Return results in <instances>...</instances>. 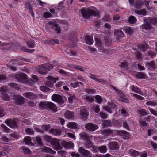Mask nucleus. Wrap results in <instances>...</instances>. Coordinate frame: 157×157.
<instances>
[{"label":"nucleus","mask_w":157,"mask_h":157,"mask_svg":"<svg viewBox=\"0 0 157 157\" xmlns=\"http://www.w3.org/2000/svg\"><path fill=\"white\" fill-rule=\"evenodd\" d=\"M83 17L86 19L90 18V16H94L100 17L99 11L94 7L89 9L82 8L80 10Z\"/></svg>","instance_id":"nucleus-1"},{"label":"nucleus","mask_w":157,"mask_h":157,"mask_svg":"<svg viewBox=\"0 0 157 157\" xmlns=\"http://www.w3.org/2000/svg\"><path fill=\"white\" fill-rule=\"evenodd\" d=\"M40 108L41 109H50L54 112H56L57 110L55 105L51 102H41L39 104Z\"/></svg>","instance_id":"nucleus-2"},{"label":"nucleus","mask_w":157,"mask_h":157,"mask_svg":"<svg viewBox=\"0 0 157 157\" xmlns=\"http://www.w3.org/2000/svg\"><path fill=\"white\" fill-rule=\"evenodd\" d=\"M144 24L142 25L141 26V28L145 30H148L151 29V23L155 24L156 23L157 21L156 19H151L150 17L148 18H144Z\"/></svg>","instance_id":"nucleus-3"},{"label":"nucleus","mask_w":157,"mask_h":157,"mask_svg":"<svg viewBox=\"0 0 157 157\" xmlns=\"http://www.w3.org/2000/svg\"><path fill=\"white\" fill-rule=\"evenodd\" d=\"M16 78L18 80L22 83L26 84H29V82H30L33 84V81L31 79H27V75L26 74L23 73L18 74L16 75Z\"/></svg>","instance_id":"nucleus-4"},{"label":"nucleus","mask_w":157,"mask_h":157,"mask_svg":"<svg viewBox=\"0 0 157 157\" xmlns=\"http://www.w3.org/2000/svg\"><path fill=\"white\" fill-rule=\"evenodd\" d=\"M54 66L49 63L42 65L39 69L38 72L41 74H44L47 73L50 69L52 68Z\"/></svg>","instance_id":"nucleus-5"},{"label":"nucleus","mask_w":157,"mask_h":157,"mask_svg":"<svg viewBox=\"0 0 157 157\" xmlns=\"http://www.w3.org/2000/svg\"><path fill=\"white\" fill-rule=\"evenodd\" d=\"M47 78L48 81L45 82L46 86L49 87H52L53 83H56L58 80V78H54L51 76H49L47 77Z\"/></svg>","instance_id":"nucleus-6"},{"label":"nucleus","mask_w":157,"mask_h":157,"mask_svg":"<svg viewBox=\"0 0 157 157\" xmlns=\"http://www.w3.org/2000/svg\"><path fill=\"white\" fill-rule=\"evenodd\" d=\"M79 135L80 136V138L81 139L86 141L87 143L88 144H84L85 147L87 148H89L91 144L90 143L89 137L87 134L84 132H82L80 133Z\"/></svg>","instance_id":"nucleus-7"},{"label":"nucleus","mask_w":157,"mask_h":157,"mask_svg":"<svg viewBox=\"0 0 157 157\" xmlns=\"http://www.w3.org/2000/svg\"><path fill=\"white\" fill-rule=\"evenodd\" d=\"M52 99L53 101L58 102L60 106H62V105L64 103L61 96L57 94H54L52 96Z\"/></svg>","instance_id":"nucleus-8"},{"label":"nucleus","mask_w":157,"mask_h":157,"mask_svg":"<svg viewBox=\"0 0 157 157\" xmlns=\"http://www.w3.org/2000/svg\"><path fill=\"white\" fill-rule=\"evenodd\" d=\"M78 152L85 157H92V154L89 151L86 150L83 147H80Z\"/></svg>","instance_id":"nucleus-9"},{"label":"nucleus","mask_w":157,"mask_h":157,"mask_svg":"<svg viewBox=\"0 0 157 157\" xmlns=\"http://www.w3.org/2000/svg\"><path fill=\"white\" fill-rule=\"evenodd\" d=\"M87 130L91 132H93L96 130L98 128V126L93 123H87L85 126Z\"/></svg>","instance_id":"nucleus-10"},{"label":"nucleus","mask_w":157,"mask_h":157,"mask_svg":"<svg viewBox=\"0 0 157 157\" xmlns=\"http://www.w3.org/2000/svg\"><path fill=\"white\" fill-rule=\"evenodd\" d=\"M5 123L11 128L15 127L17 126L16 122L14 120L11 119H7L5 121Z\"/></svg>","instance_id":"nucleus-11"},{"label":"nucleus","mask_w":157,"mask_h":157,"mask_svg":"<svg viewBox=\"0 0 157 157\" xmlns=\"http://www.w3.org/2000/svg\"><path fill=\"white\" fill-rule=\"evenodd\" d=\"M15 102L17 105H21L23 104L26 99L24 97L20 96H16L14 97Z\"/></svg>","instance_id":"nucleus-12"},{"label":"nucleus","mask_w":157,"mask_h":157,"mask_svg":"<svg viewBox=\"0 0 157 157\" xmlns=\"http://www.w3.org/2000/svg\"><path fill=\"white\" fill-rule=\"evenodd\" d=\"M80 114L82 118L84 120L86 119V117L88 116L89 114L88 110L86 109L83 107L81 108Z\"/></svg>","instance_id":"nucleus-13"},{"label":"nucleus","mask_w":157,"mask_h":157,"mask_svg":"<svg viewBox=\"0 0 157 157\" xmlns=\"http://www.w3.org/2000/svg\"><path fill=\"white\" fill-rule=\"evenodd\" d=\"M145 66L148 69L151 71L155 70L156 68V64L154 61H151V62H147L145 63Z\"/></svg>","instance_id":"nucleus-14"},{"label":"nucleus","mask_w":157,"mask_h":157,"mask_svg":"<svg viewBox=\"0 0 157 157\" xmlns=\"http://www.w3.org/2000/svg\"><path fill=\"white\" fill-rule=\"evenodd\" d=\"M89 77L99 83L103 84H104L107 82L104 79L102 78H98L97 77L96 75H94L93 74H90L89 76Z\"/></svg>","instance_id":"nucleus-15"},{"label":"nucleus","mask_w":157,"mask_h":157,"mask_svg":"<svg viewBox=\"0 0 157 157\" xmlns=\"http://www.w3.org/2000/svg\"><path fill=\"white\" fill-rule=\"evenodd\" d=\"M131 90L133 91L138 93L141 95H143L144 94L141 91V89L139 88L137 86L133 85L130 87Z\"/></svg>","instance_id":"nucleus-16"},{"label":"nucleus","mask_w":157,"mask_h":157,"mask_svg":"<svg viewBox=\"0 0 157 157\" xmlns=\"http://www.w3.org/2000/svg\"><path fill=\"white\" fill-rule=\"evenodd\" d=\"M127 152L131 156L133 157H136L140 155L139 152L132 149L128 150Z\"/></svg>","instance_id":"nucleus-17"},{"label":"nucleus","mask_w":157,"mask_h":157,"mask_svg":"<svg viewBox=\"0 0 157 157\" xmlns=\"http://www.w3.org/2000/svg\"><path fill=\"white\" fill-rule=\"evenodd\" d=\"M48 24L50 26L55 29V30L56 31L57 33H59L60 32V28L58 26V25L57 24L52 22H49Z\"/></svg>","instance_id":"nucleus-18"},{"label":"nucleus","mask_w":157,"mask_h":157,"mask_svg":"<svg viewBox=\"0 0 157 157\" xmlns=\"http://www.w3.org/2000/svg\"><path fill=\"white\" fill-rule=\"evenodd\" d=\"M64 116L67 119H73L74 118V113L72 112L67 111L65 113Z\"/></svg>","instance_id":"nucleus-19"},{"label":"nucleus","mask_w":157,"mask_h":157,"mask_svg":"<svg viewBox=\"0 0 157 157\" xmlns=\"http://www.w3.org/2000/svg\"><path fill=\"white\" fill-rule=\"evenodd\" d=\"M41 151L42 152L50 153L53 155L55 154L56 153V152L55 151L52 150L51 148L46 147H44L42 148Z\"/></svg>","instance_id":"nucleus-20"},{"label":"nucleus","mask_w":157,"mask_h":157,"mask_svg":"<svg viewBox=\"0 0 157 157\" xmlns=\"http://www.w3.org/2000/svg\"><path fill=\"white\" fill-rule=\"evenodd\" d=\"M23 95L27 98L34 99L36 98V95L33 93L30 92H27L24 93Z\"/></svg>","instance_id":"nucleus-21"},{"label":"nucleus","mask_w":157,"mask_h":157,"mask_svg":"<svg viewBox=\"0 0 157 157\" xmlns=\"http://www.w3.org/2000/svg\"><path fill=\"white\" fill-rule=\"evenodd\" d=\"M109 148L112 150H117L119 148L118 144L117 142H112L109 144Z\"/></svg>","instance_id":"nucleus-22"},{"label":"nucleus","mask_w":157,"mask_h":157,"mask_svg":"<svg viewBox=\"0 0 157 157\" xmlns=\"http://www.w3.org/2000/svg\"><path fill=\"white\" fill-rule=\"evenodd\" d=\"M134 12L135 13L140 15L145 16L147 14L146 10L145 9H141L140 10H135Z\"/></svg>","instance_id":"nucleus-23"},{"label":"nucleus","mask_w":157,"mask_h":157,"mask_svg":"<svg viewBox=\"0 0 157 157\" xmlns=\"http://www.w3.org/2000/svg\"><path fill=\"white\" fill-rule=\"evenodd\" d=\"M49 132L55 136H58L61 134V132L59 129H51L49 131Z\"/></svg>","instance_id":"nucleus-24"},{"label":"nucleus","mask_w":157,"mask_h":157,"mask_svg":"<svg viewBox=\"0 0 157 157\" xmlns=\"http://www.w3.org/2000/svg\"><path fill=\"white\" fill-rule=\"evenodd\" d=\"M144 4V2L141 0H137L135 2L134 7L137 9L141 8L142 6Z\"/></svg>","instance_id":"nucleus-25"},{"label":"nucleus","mask_w":157,"mask_h":157,"mask_svg":"<svg viewBox=\"0 0 157 157\" xmlns=\"http://www.w3.org/2000/svg\"><path fill=\"white\" fill-rule=\"evenodd\" d=\"M115 34L117 36V40L119 41H121L120 37H123L124 36L123 32L120 30H118L115 32Z\"/></svg>","instance_id":"nucleus-26"},{"label":"nucleus","mask_w":157,"mask_h":157,"mask_svg":"<svg viewBox=\"0 0 157 157\" xmlns=\"http://www.w3.org/2000/svg\"><path fill=\"white\" fill-rule=\"evenodd\" d=\"M85 40L87 44L91 45L93 43V38L90 36L86 35L85 37Z\"/></svg>","instance_id":"nucleus-27"},{"label":"nucleus","mask_w":157,"mask_h":157,"mask_svg":"<svg viewBox=\"0 0 157 157\" xmlns=\"http://www.w3.org/2000/svg\"><path fill=\"white\" fill-rule=\"evenodd\" d=\"M124 31L127 34L129 35H131L134 32L133 28L130 27H128L124 29Z\"/></svg>","instance_id":"nucleus-28"},{"label":"nucleus","mask_w":157,"mask_h":157,"mask_svg":"<svg viewBox=\"0 0 157 157\" xmlns=\"http://www.w3.org/2000/svg\"><path fill=\"white\" fill-rule=\"evenodd\" d=\"M82 98L86 102L89 103L92 102L94 100L93 98L91 96L84 95L82 97Z\"/></svg>","instance_id":"nucleus-29"},{"label":"nucleus","mask_w":157,"mask_h":157,"mask_svg":"<svg viewBox=\"0 0 157 157\" xmlns=\"http://www.w3.org/2000/svg\"><path fill=\"white\" fill-rule=\"evenodd\" d=\"M149 46L147 44H143L139 45L138 46V48L143 52H144L146 49L148 48Z\"/></svg>","instance_id":"nucleus-30"},{"label":"nucleus","mask_w":157,"mask_h":157,"mask_svg":"<svg viewBox=\"0 0 157 157\" xmlns=\"http://www.w3.org/2000/svg\"><path fill=\"white\" fill-rule=\"evenodd\" d=\"M95 40L97 46L98 47H101L100 48L98 49L99 51L101 52H103L104 49L102 48V46H101V41L98 38H96Z\"/></svg>","instance_id":"nucleus-31"},{"label":"nucleus","mask_w":157,"mask_h":157,"mask_svg":"<svg viewBox=\"0 0 157 157\" xmlns=\"http://www.w3.org/2000/svg\"><path fill=\"white\" fill-rule=\"evenodd\" d=\"M77 124L75 122H69L67 125V127L69 128L75 129L77 128Z\"/></svg>","instance_id":"nucleus-32"},{"label":"nucleus","mask_w":157,"mask_h":157,"mask_svg":"<svg viewBox=\"0 0 157 157\" xmlns=\"http://www.w3.org/2000/svg\"><path fill=\"white\" fill-rule=\"evenodd\" d=\"M63 144L65 145V147L70 149L74 147V144L71 142H63Z\"/></svg>","instance_id":"nucleus-33"},{"label":"nucleus","mask_w":157,"mask_h":157,"mask_svg":"<svg viewBox=\"0 0 157 157\" xmlns=\"http://www.w3.org/2000/svg\"><path fill=\"white\" fill-rule=\"evenodd\" d=\"M119 112L123 116L128 117L129 116L128 113L123 107L119 109Z\"/></svg>","instance_id":"nucleus-34"},{"label":"nucleus","mask_w":157,"mask_h":157,"mask_svg":"<svg viewBox=\"0 0 157 157\" xmlns=\"http://www.w3.org/2000/svg\"><path fill=\"white\" fill-rule=\"evenodd\" d=\"M116 108V105L113 103H109V111L108 112L110 113L112 112L111 109H115Z\"/></svg>","instance_id":"nucleus-35"},{"label":"nucleus","mask_w":157,"mask_h":157,"mask_svg":"<svg viewBox=\"0 0 157 157\" xmlns=\"http://www.w3.org/2000/svg\"><path fill=\"white\" fill-rule=\"evenodd\" d=\"M137 111L140 116H144L147 115L148 114L147 112L144 109H142L139 110H138Z\"/></svg>","instance_id":"nucleus-36"},{"label":"nucleus","mask_w":157,"mask_h":157,"mask_svg":"<svg viewBox=\"0 0 157 157\" xmlns=\"http://www.w3.org/2000/svg\"><path fill=\"white\" fill-rule=\"evenodd\" d=\"M137 19L136 17L133 16H131L128 19L129 22L131 24H134L136 22Z\"/></svg>","instance_id":"nucleus-37"},{"label":"nucleus","mask_w":157,"mask_h":157,"mask_svg":"<svg viewBox=\"0 0 157 157\" xmlns=\"http://www.w3.org/2000/svg\"><path fill=\"white\" fill-rule=\"evenodd\" d=\"M98 149L101 153H105L107 150L106 147L105 146L99 147H98Z\"/></svg>","instance_id":"nucleus-38"},{"label":"nucleus","mask_w":157,"mask_h":157,"mask_svg":"<svg viewBox=\"0 0 157 157\" xmlns=\"http://www.w3.org/2000/svg\"><path fill=\"white\" fill-rule=\"evenodd\" d=\"M120 66L125 69H128V63L124 61L121 63Z\"/></svg>","instance_id":"nucleus-39"},{"label":"nucleus","mask_w":157,"mask_h":157,"mask_svg":"<svg viewBox=\"0 0 157 157\" xmlns=\"http://www.w3.org/2000/svg\"><path fill=\"white\" fill-rule=\"evenodd\" d=\"M27 44L28 47L30 48H33L35 45L34 41L32 40L27 41Z\"/></svg>","instance_id":"nucleus-40"},{"label":"nucleus","mask_w":157,"mask_h":157,"mask_svg":"<svg viewBox=\"0 0 157 157\" xmlns=\"http://www.w3.org/2000/svg\"><path fill=\"white\" fill-rule=\"evenodd\" d=\"M131 94L132 95L133 97H134L136 98L138 100H142L144 99V98L143 97L140 96L139 95H138L136 94L133 93H131Z\"/></svg>","instance_id":"nucleus-41"},{"label":"nucleus","mask_w":157,"mask_h":157,"mask_svg":"<svg viewBox=\"0 0 157 157\" xmlns=\"http://www.w3.org/2000/svg\"><path fill=\"white\" fill-rule=\"evenodd\" d=\"M24 141L26 145L29 144L31 143L30 137L29 136H26L24 138Z\"/></svg>","instance_id":"nucleus-42"},{"label":"nucleus","mask_w":157,"mask_h":157,"mask_svg":"<svg viewBox=\"0 0 157 157\" xmlns=\"http://www.w3.org/2000/svg\"><path fill=\"white\" fill-rule=\"evenodd\" d=\"M1 127L3 129V131L6 133H9L10 132V129H9L6 126L3 124H2Z\"/></svg>","instance_id":"nucleus-43"},{"label":"nucleus","mask_w":157,"mask_h":157,"mask_svg":"<svg viewBox=\"0 0 157 157\" xmlns=\"http://www.w3.org/2000/svg\"><path fill=\"white\" fill-rule=\"evenodd\" d=\"M53 148L56 150H58L62 149V147L59 143V141L55 145L53 146Z\"/></svg>","instance_id":"nucleus-44"},{"label":"nucleus","mask_w":157,"mask_h":157,"mask_svg":"<svg viewBox=\"0 0 157 157\" xmlns=\"http://www.w3.org/2000/svg\"><path fill=\"white\" fill-rule=\"evenodd\" d=\"M1 97L2 99L4 100L8 101L10 100L9 97L6 93H1Z\"/></svg>","instance_id":"nucleus-45"},{"label":"nucleus","mask_w":157,"mask_h":157,"mask_svg":"<svg viewBox=\"0 0 157 157\" xmlns=\"http://www.w3.org/2000/svg\"><path fill=\"white\" fill-rule=\"evenodd\" d=\"M136 75L137 77L140 79L144 78L145 77V74L142 72L137 73Z\"/></svg>","instance_id":"nucleus-46"},{"label":"nucleus","mask_w":157,"mask_h":157,"mask_svg":"<svg viewBox=\"0 0 157 157\" xmlns=\"http://www.w3.org/2000/svg\"><path fill=\"white\" fill-rule=\"evenodd\" d=\"M139 124L140 126L142 128L146 127L147 126V123L144 120H141L139 122Z\"/></svg>","instance_id":"nucleus-47"},{"label":"nucleus","mask_w":157,"mask_h":157,"mask_svg":"<svg viewBox=\"0 0 157 157\" xmlns=\"http://www.w3.org/2000/svg\"><path fill=\"white\" fill-rule=\"evenodd\" d=\"M9 136L10 138L13 140L17 139L19 137L18 135L15 133L10 134H9Z\"/></svg>","instance_id":"nucleus-48"},{"label":"nucleus","mask_w":157,"mask_h":157,"mask_svg":"<svg viewBox=\"0 0 157 157\" xmlns=\"http://www.w3.org/2000/svg\"><path fill=\"white\" fill-rule=\"evenodd\" d=\"M72 67L75 69L81 71H85L84 68L80 66L73 65H72Z\"/></svg>","instance_id":"nucleus-49"},{"label":"nucleus","mask_w":157,"mask_h":157,"mask_svg":"<svg viewBox=\"0 0 157 157\" xmlns=\"http://www.w3.org/2000/svg\"><path fill=\"white\" fill-rule=\"evenodd\" d=\"M25 131L26 133L29 135L33 134L34 133V131L32 128H27L25 129Z\"/></svg>","instance_id":"nucleus-50"},{"label":"nucleus","mask_w":157,"mask_h":157,"mask_svg":"<svg viewBox=\"0 0 157 157\" xmlns=\"http://www.w3.org/2000/svg\"><path fill=\"white\" fill-rule=\"evenodd\" d=\"M9 86L13 89L18 90L19 89L18 86L17 84L16 83H10L9 84Z\"/></svg>","instance_id":"nucleus-51"},{"label":"nucleus","mask_w":157,"mask_h":157,"mask_svg":"<svg viewBox=\"0 0 157 157\" xmlns=\"http://www.w3.org/2000/svg\"><path fill=\"white\" fill-rule=\"evenodd\" d=\"M95 101L97 103H100L101 102L102 99L101 96L99 95H96L95 97Z\"/></svg>","instance_id":"nucleus-52"},{"label":"nucleus","mask_w":157,"mask_h":157,"mask_svg":"<svg viewBox=\"0 0 157 157\" xmlns=\"http://www.w3.org/2000/svg\"><path fill=\"white\" fill-rule=\"evenodd\" d=\"M52 16V14L48 12H44L43 15V17L46 18L51 17Z\"/></svg>","instance_id":"nucleus-53"},{"label":"nucleus","mask_w":157,"mask_h":157,"mask_svg":"<svg viewBox=\"0 0 157 157\" xmlns=\"http://www.w3.org/2000/svg\"><path fill=\"white\" fill-rule=\"evenodd\" d=\"M66 52L68 54H70L71 56H76V53L74 51H70L69 50H67Z\"/></svg>","instance_id":"nucleus-54"},{"label":"nucleus","mask_w":157,"mask_h":157,"mask_svg":"<svg viewBox=\"0 0 157 157\" xmlns=\"http://www.w3.org/2000/svg\"><path fill=\"white\" fill-rule=\"evenodd\" d=\"M85 91L88 94H94L95 92V90L94 89H86L85 90Z\"/></svg>","instance_id":"nucleus-55"},{"label":"nucleus","mask_w":157,"mask_h":157,"mask_svg":"<svg viewBox=\"0 0 157 157\" xmlns=\"http://www.w3.org/2000/svg\"><path fill=\"white\" fill-rule=\"evenodd\" d=\"M44 139L46 141L49 142H51L52 139L50 136L47 135L44 136Z\"/></svg>","instance_id":"nucleus-56"},{"label":"nucleus","mask_w":157,"mask_h":157,"mask_svg":"<svg viewBox=\"0 0 157 157\" xmlns=\"http://www.w3.org/2000/svg\"><path fill=\"white\" fill-rule=\"evenodd\" d=\"M75 96L74 95H69L68 97V101L70 103H72L73 99L75 98Z\"/></svg>","instance_id":"nucleus-57"},{"label":"nucleus","mask_w":157,"mask_h":157,"mask_svg":"<svg viewBox=\"0 0 157 157\" xmlns=\"http://www.w3.org/2000/svg\"><path fill=\"white\" fill-rule=\"evenodd\" d=\"M7 90V87L4 86H2L0 88V91L1 92V93H6L5 92Z\"/></svg>","instance_id":"nucleus-58"},{"label":"nucleus","mask_w":157,"mask_h":157,"mask_svg":"<svg viewBox=\"0 0 157 157\" xmlns=\"http://www.w3.org/2000/svg\"><path fill=\"white\" fill-rule=\"evenodd\" d=\"M59 42L58 40L53 39L50 41L49 43L51 44H54L55 43L58 44Z\"/></svg>","instance_id":"nucleus-59"},{"label":"nucleus","mask_w":157,"mask_h":157,"mask_svg":"<svg viewBox=\"0 0 157 157\" xmlns=\"http://www.w3.org/2000/svg\"><path fill=\"white\" fill-rule=\"evenodd\" d=\"M148 54L152 58L155 56L156 53L154 51H149L147 52Z\"/></svg>","instance_id":"nucleus-60"},{"label":"nucleus","mask_w":157,"mask_h":157,"mask_svg":"<svg viewBox=\"0 0 157 157\" xmlns=\"http://www.w3.org/2000/svg\"><path fill=\"white\" fill-rule=\"evenodd\" d=\"M135 55L136 57L138 59L140 60L142 58V54L138 52L136 53Z\"/></svg>","instance_id":"nucleus-61"},{"label":"nucleus","mask_w":157,"mask_h":157,"mask_svg":"<svg viewBox=\"0 0 157 157\" xmlns=\"http://www.w3.org/2000/svg\"><path fill=\"white\" fill-rule=\"evenodd\" d=\"M50 126L49 124L43 125L41 126L42 129L46 131H48L50 128Z\"/></svg>","instance_id":"nucleus-62"},{"label":"nucleus","mask_w":157,"mask_h":157,"mask_svg":"<svg viewBox=\"0 0 157 157\" xmlns=\"http://www.w3.org/2000/svg\"><path fill=\"white\" fill-rule=\"evenodd\" d=\"M69 154L72 157H79V154L78 153H75L74 152H70Z\"/></svg>","instance_id":"nucleus-63"},{"label":"nucleus","mask_w":157,"mask_h":157,"mask_svg":"<svg viewBox=\"0 0 157 157\" xmlns=\"http://www.w3.org/2000/svg\"><path fill=\"white\" fill-rule=\"evenodd\" d=\"M71 86L74 88H75L79 86L78 85V82L76 81L74 83H71L70 84Z\"/></svg>","instance_id":"nucleus-64"}]
</instances>
